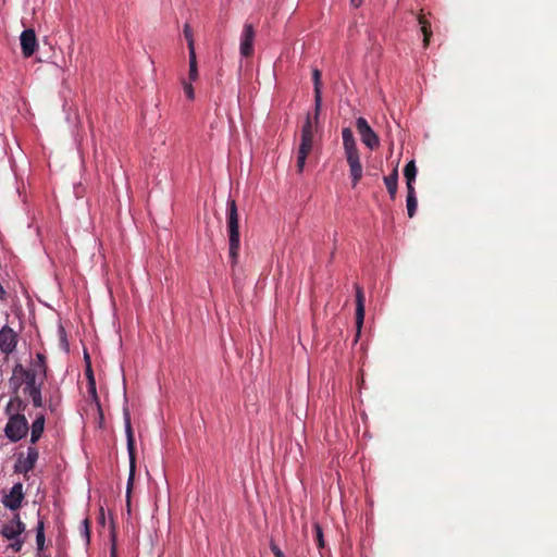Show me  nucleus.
I'll use <instances>...</instances> for the list:
<instances>
[{
  "label": "nucleus",
  "instance_id": "f257e3e1",
  "mask_svg": "<svg viewBox=\"0 0 557 557\" xmlns=\"http://www.w3.org/2000/svg\"><path fill=\"white\" fill-rule=\"evenodd\" d=\"M46 379H40V375L22 364L14 366L12 376L9 380L10 388L14 394L22 388L25 397L29 398L34 408L44 407L42 385Z\"/></svg>",
  "mask_w": 557,
  "mask_h": 557
},
{
  "label": "nucleus",
  "instance_id": "f03ea898",
  "mask_svg": "<svg viewBox=\"0 0 557 557\" xmlns=\"http://www.w3.org/2000/svg\"><path fill=\"white\" fill-rule=\"evenodd\" d=\"M343 146L347 163L349 165V173L352 187H356L362 177V165L354 133L349 127L342 129Z\"/></svg>",
  "mask_w": 557,
  "mask_h": 557
},
{
  "label": "nucleus",
  "instance_id": "7ed1b4c3",
  "mask_svg": "<svg viewBox=\"0 0 557 557\" xmlns=\"http://www.w3.org/2000/svg\"><path fill=\"white\" fill-rule=\"evenodd\" d=\"M226 220L230 239V258L233 263H236L239 249V230H238V213L236 201L233 199L227 200Z\"/></svg>",
  "mask_w": 557,
  "mask_h": 557
},
{
  "label": "nucleus",
  "instance_id": "20e7f679",
  "mask_svg": "<svg viewBox=\"0 0 557 557\" xmlns=\"http://www.w3.org/2000/svg\"><path fill=\"white\" fill-rule=\"evenodd\" d=\"M123 420H124V430L126 435V444H127V453L129 458V475L127 480L126 486V497L129 499L134 476H135V447H134V434L131 422V413L127 407V400L125 399V405L123 408Z\"/></svg>",
  "mask_w": 557,
  "mask_h": 557
},
{
  "label": "nucleus",
  "instance_id": "39448f33",
  "mask_svg": "<svg viewBox=\"0 0 557 557\" xmlns=\"http://www.w3.org/2000/svg\"><path fill=\"white\" fill-rule=\"evenodd\" d=\"M28 431L29 425L25 416L8 418L3 430L5 437L12 443H17L23 440L27 435Z\"/></svg>",
  "mask_w": 557,
  "mask_h": 557
},
{
  "label": "nucleus",
  "instance_id": "423d86ee",
  "mask_svg": "<svg viewBox=\"0 0 557 557\" xmlns=\"http://www.w3.org/2000/svg\"><path fill=\"white\" fill-rule=\"evenodd\" d=\"M256 29L251 23L246 22L239 35V54L250 58L255 52Z\"/></svg>",
  "mask_w": 557,
  "mask_h": 557
},
{
  "label": "nucleus",
  "instance_id": "0eeeda50",
  "mask_svg": "<svg viewBox=\"0 0 557 557\" xmlns=\"http://www.w3.org/2000/svg\"><path fill=\"white\" fill-rule=\"evenodd\" d=\"M356 127L360 135V139L369 149L373 150L380 146V139L379 136L375 134V132L371 128L368 121L359 116L356 120Z\"/></svg>",
  "mask_w": 557,
  "mask_h": 557
},
{
  "label": "nucleus",
  "instance_id": "6e6552de",
  "mask_svg": "<svg viewBox=\"0 0 557 557\" xmlns=\"http://www.w3.org/2000/svg\"><path fill=\"white\" fill-rule=\"evenodd\" d=\"M39 453L38 449L34 446H29L26 451V456L20 454L14 466V471L16 473L26 474L32 471L38 460Z\"/></svg>",
  "mask_w": 557,
  "mask_h": 557
},
{
  "label": "nucleus",
  "instance_id": "1a4fd4ad",
  "mask_svg": "<svg viewBox=\"0 0 557 557\" xmlns=\"http://www.w3.org/2000/svg\"><path fill=\"white\" fill-rule=\"evenodd\" d=\"M20 44L23 57L30 58L38 48L35 30L32 28L24 29L20 35Z\"/></svg>",
  "mask_w": 557,
  "mask_h": 557
},
{
  "label": "nucleus",
  "instance_id": "9d476101",
  "mask_svg": "<svg viewBox=\"0 0 557 557\" xmlns=\"http://www.w3.org/2000/svg\"><path fill=\"white\" fill-rule=\"evenodd\" d=\"M23 499V484L17 482L11 487L10 492L2 497V504L10 510H16L21 507Z\"/></svg>",
  "mask_w": 557,
  "mask_h": 557
},
{
  "label": "nucleus",
  "instance_id": "9b49d317",
  "mask_svg": "<svg viewBox=\"0 0 557 557\" xmlns=\"http://www.w3.org/2000/svg\"><path fill=\"white\" fill-rule=\"evenodd\" d=\"M17 345V334L9 325H3L0 330V351L11 354Z\"/></svg>",
  "mask_w": 557,
  "mask_h": 557
},
{
  "label": "nucleus",
  "instance_id": "f8f14e48",
  "mask_svg": "<svg viewBox=\"0 0 557 557\" xmlns=\"http://www.w3.org/2000/svg\"><path fill=\"white\" fill-rule=\"evenodd\" d=\"M318 120L308 115L302 127H301V140L299 145V150L311 151L313 147V133H314V123Z\"/></svg>",
  "mask_w": 557,
  "mask_h": 557
},
{
  "label": "nucleus",
  "instance_id": "ddd939ff",
  "mask_svg": "<svg viewBox=\"0 0 557 557\" xmlns=\"http://www.w3.org/2000/svg\"><path fill=\"white\" fill-rule=\"evenodd\" d=\"M25 532V524L21 521L20 516L15 515L12 520L3 524L0 533L7 540L20 537Z\"/></svg>",
  "mask_w": 557,
  "mask_h": 557
},
{
  "label": "nucleus",
  "instance_id": "4468645a",
  "mask_svg": "<svg viewBox=\"0 0 557 557\" xmlns=\"http://www.w3.org/2000/svg\"><path fill=\"white\" fill-rule=\"evenodd\" d=\"M27 404L16 394H14L4 407V413L8 418L15 416H25L24 411Z\"/></svg>",
  "mask_w": 557,
  "mask_h": 557
},
{
  "label": "nucleus",
  "instance_id": "2eb2a0df",
  "mask_svg": "<svg viewBox=\"0 0 557 557\" xmlns=\"http://www.w3.org/2000/svg\"><path fill=\"white\" fill-rule=\"evenodd\" d=\"M364 320V295L363 290L360 286H356V327H357V336H359L361 332V327L363 325Z\"/></svg>",
  "mask_w": 557,
  "mask_h": 557
},
{
  "label": "nucleus",
  "instance_id": "dca6fc26",
  "mask_svg": "<svg viewBox=\"0 0 557 557\" xmlns=\"http://www.w3.org/2000/svg\"><path fill=\"white\" fill-rule=\"evenodd\" d=\"M312 78L314 84V119L319 120L322 96H321V73L318 69L312 71Z\"/></svg>",
  "mask_w": 557,
  "mask_h": 557
},
{
  "label": "nucleus",
  "instance_id": "f3484780",
  "mask_svg": "<svg viewBox=\"0 0 557 557\" xmlns=\"http://www.w3.org/2000/svg\"><path fill=\"white\" fill-rule=\"evenodd\" d=\"M45 416L39 413L30 425V443L35 444L41 437L45 430Z\"/></svg>",
  "mask_w": 557,
  "mask_h": 557
},
{
  "label": "nucleus",
  "instance_id": "a211bd4d",
  "mask_svg": "<svg viewBox=\"0 0 557 557\" xmlns=\"http://www.w3.org/2000/svg\"><path fill=\"white\" fill-rule=\"evenodd\" d=\"M28 369L38 373L40 375V379H47L48 366L46 361V356L41 352H37L36 359L32 362Z\"/></svg>",
  "mask_w": 557,
  "mask_h": 557
},
{
  "label": "nucleus",
  "instance_id": "6ab92c4d",
  "mask_svg": "<svg viewBox=\"0 0 557 557\" xmlns=\"http://www.w3.org/2000/svg\"><path fill=\"white\" fill-rule=\"evenodd\" d=\"M384 184L392 199H395L398 186V171L397 168L393 172L384 177Z\"/></svg>",
  "mask_w": 557,
  "mask_h": 557
},
{
  "label": "nucleus",
  "instance_id": "aec40b11",
  "mask_svg": "<svg viewBox=\"0 0 557 557\" xmlns=\"http://www.w3.org/2000/svg\"><path fill=\"white\" fill-rule=\"evenodd\" d=\"M404 176L406 178L407 189H412L417 176V166L413 160L409 161L404 169Z\"/></svg>",
  "mask_w": 557,
  "mask_h": 557
},
{
  "label": "nucleus",
  "instance_id": "412c9836",
  "mask_svg": "<svg viewBox=\"0 0 557 557\" xmlns=\"http://www.w3.org/2000/svg\"><path fill=\"white\" fill-rule=\"evenodd\" d=\"M46 535H45V522L42 519H38L36 525V546L37 553H42L45 548Z\"/></svg>",
  "mask_w": 557,
  "mask_h": 557
},
{
  "label": "nucleus",
  "instance_id": "4be33fe9",
  "mask_svg": "<svg viewBox=\"0 0 557 557\" xmlns=\"http://www.w3.org/2000/svg\"><path fill=\"white\" fill-rule=\"evenodd\" d=\"M407 212H408V215L409 218H412L417 211V207H418V201H417V197H416V190L414 188L412 189H407Z\"/></svg>",
  "mask_w": 557,
  "mask_h": 557
},
{
  "label": "nucleus",
  "instance_id": "5701e85b",
  "mask_svg": "<svg viewBox=\"0 0 557 557\" xmlns=\"http://www.w3.org/2000/svg\"><path fill=\"white\" fill-rule=\"evenodd\" d=\"M188 63H189V71H188V78L187 81L196 82L198 79V66H197V58L196 53H188Z\"/></svg>",
  "mask_w": 557,
  "mask_h": 557
},
{
  "label": "nucleus",
  "instance_id": "b1692460",
  "mask_svg": "<svg viewBox=\"0 0 557 557\" xmlns=\"http://www.w3.org/2000/svg\"><path fill=\"white\" fill-rule=\"evenodd\" d=\"M418 21L423 35V46L425 48L429 45L430 36L432 35L431 25L423 16H419Z\"/></svg>",
  "mask_w": 557,
  "mask_h": 557
},
{
  "label": "nucleus",
  "instance_id": "393cba45",
  "mask_svg": "<svg viewBox=\"0 0 557 557\" xmlns=\"http://www.w3.org/2000/svg\"><path fill=\"white\" fill-rule=\"evenodd\" d=\"M46 403H47L48 409L52 413L57 412L59 407H60V404H61V395H60V393L57 391L55 393L51 394L48 397Z\"/></svg>",
  "mask_w": 557,
  "mask_h": 557
},
{
  "label": "nucleus",
  "instance_id": "a878e982",
  "mask_svg": "<svg viewBox=\"0 0 557 557\" xmlns=\"http://www.w3.org/2000/svg\"><path fill=\"white\" fill-rule=\"evenodd\" d=\"M184 36L188 45V53H196L193 30L188 24L184 25Z\"/></svg>",
  "mask_w": 557,
  "mask_h": 557
},
{
  "label": "nucleus",
  "instance_id": "bb28decb",
  "mask_svg": "<svg viewBox=\"0 0 557 557\" xmlns=\"http://www.w3.org/2000/svg\"><path fill=\"white\" fill-rule=\"evenodd\" d=\"M193 83L194 82L187 81L186 78L182 79V87H183L184 94H185L186 98L190 101L195 99V90L193 87Z\"/></svg>",
  "mask_w": 557,
  "mask_h": 557
},
{
  "label": "nucleus",
  "instance_id": "cd10ccee",
  "mask_svg": "<svg viewBox=\"0 0 557 557\" xmlns=\"http://www.w3.org/2000/svg\"><path fill=\"white\" fill-rule=\"evenodd\" d=\"M310 151H304L298 149V156H297V170L299 173H302L306 164V160Z\"/></svg>",
  "mask_w": 557,
  "mask_h": 557
},
{
  "label": "nucleus",
  "instance_id": "c85d7f7f",
  "mask_svg": "<svg viewBox=\"0 0 557 557\" xmlns=\"http://www.w3.org/2000/svg\"><path fill=\"white\" fill-rule=\"evenodd\" d=\"M314 531H315V539L319 548L324 547V539H323V531L319 523L313 524Z\"/></svg>",
  "mask_w": 557,
  "mask_h": 557
},
{
  "label": "nucleus",
  "instance_id": "c756f323",
  "mask_svg": "<svg viewBox=\"0 0 557 557\" xmlns=\"http://www.w3.org/2000/svg\"><path fill=\"white\" fill-rule=\"evenodd\" d=\"M86 374H87L88 380H89V391L91 392V394H92L94 396H96V384H95V379H94L92 371H91V369H90V367H89V366L87 367Z\"/></svg>",
  "mask_w": 557,
  "mask_h": 557
},
{
  "label": "nucleus",
  "instance_id": "7c9ffc66",
  "mask_svg": "<svg viewBox=\"0 0 557 557\" xmlns=\"http://www.w3.org/2000/svg\"><path fill=\"white\" fill-rule=\"evenodd\" d=\"M82 532H83V535L86 540V543L88 544L89 541H90V531H89V522H88V519H84L82 521Z\"/></svg>",
  "mask_w": 557,
  "mask_h": 557
},
{
  "label": "nucleus",
  "instance_id": "2f4dec72",
  "mask_svg": "<svg viewBox=\"0 0 557 557\" xmlns=\"http://www.w3.org/2000/svg\"><path fill=\"white\" fill-rule=\"evenodd\" d=\"M270 549L274 554L275 557H285L284 553L281 550V548L274 543H270Z\"/></svg>",
  "mask_w": 557,
  "mask_h": 557
},
{
  "label": "nucleus",
  "instance_id": "473e14b6",
  "mask_svg": "<svg viewBox=\"0 0 557 557\" xmlns=\"http://www.w3.org/2000/svg\"><path fill=\"white\" fill-rule=\"evenodd\" d=\"M12 541H14V543L11 544V547L15 550V552H20L21 548H22V545H23V540L22 537H17V539H13Z\"/></svg>",
  "mask_w": 557,
  "mask_h": 557
},
{
  "label": "nucleus",
  "instance_id": "72a5a7b5",
  "mask_svg": "<svg viewBox=\"0 0 557 557\" xmlns=\"http://www.w3.org/2000/svg\"><path fill=\"white\" fill-rule=\"evenodd\" d=\"M350 3L355 7V8H359L362 3V0H350Z\"/></svg>",
  "mask_w": 557,
  "mask_h": 557
},
{
  "label": "nucleus",
  "instance_id": "f704fd0d",
  "mask_svg": "<svg viewBox=\"0 0 557 557\" xmlns=\"http://www.w3.org/2000/svg\"><path fill=\"white\" fill-rule=\"evenodd\" d=\"M4 295H5V290H4L3 286L0 284V298H3Z\"/></svg>",
  "mask_w": 557,
  "mask_h": 557
},
{
  "label": "nucleus",
  "instance_id": "c9c22d12",
  "mask_svg": "<svg viewBox=\"0 0 557 557\" xmlns=\"http://www.w3.org/2000/svg\"><path fill=\"white\" fill-rule=\"evenodd\" d=\"M37 557H48V556L42 553H37Z\"/></svg>",
  "mask_w": 557,
  "mask_h": 557
}]
</instances>
